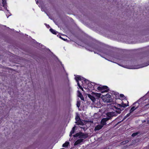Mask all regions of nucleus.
<instances>
[{
    "label": "nucleus",
    "mask_w": 149,
    "mask_h": 149,
    "mask_svg": "<svg viewBox=\"0 0 149 149\" xmlns=\"http://www.w3.org/2000/svg\"><path fill=\"white\" fill-rule=\"evenodd\" d=\"M85 48L90 51L94 52L95 53L99 54V53L100 52L108 55L106 52H103V49L93 42L88 43L86 46Z\"/></svg>",
    "instance_id": "nucleus-2"
},
{
    "label": "nucleus",
    "mask_w": 149,
    "mask_h": 149,
    "mask_svg": "<svg viewBox=\"0 0 149 149\" xmlns=\"http://www.w3.org/2000/svg\"><path fill=\"white\" fill-rule=\"evenodd\" d=\"M138 134V133L137 132L134 133L132 134V136L133 137H134L136 136Z\"/></svg>",
    "instance_id": "nucleus-26"
},
{
    "label": "nucleus",
    "mask_w": 149,
    "mask_h": 149,
    "mask_svg": "<svg viewBox=\"0 0 149 149\" xmlns=\"http://www.w3.org/2000/svg\"><path fill=\"white\" fill-rule=\"evenodd\" d=\"M114 94V95H115V98L116 100L119 99L120 98V96H119L120 95H119L118 93H115Z\"/></svg>",
    "instance_id": "nucleus-20"
},
{
    "label": "nucleus",
    "mask_w": 149,
    "mask_h": 149,
    "mask_svg": "<svg viewBox=\"0 0 149 149\" xmlns=\"http://www.w3.org/2000/svg\"><path fill=\"white\" fill-rule=\"evenodd\" d=\"M90 83L88 85V86L89 87L91 90H93L94 89V86L96 84L94 83Z\"/></svg>",
    "instance_id": "nucleus-10"
},
{
    "label": "nucleus",
    "mask_w": 149,
    "mask_h": 149,
    "mask_svg": "<svg viewBox=\"0 0 149 149\" xmlns=\"http://www.w3.org/2000/svg\"><path fill=\"white\" fill-rule=\"evenodd\" d=\"M83 141V139H80L77 140L74 143V145H77L81 143Z\"/></svg>",
    "instance_id": "nucleus-13"
},
{
    "label": "nucleus",
    "mask_w": 149,
    "mask_h": 149,
    "mask_svg": "<svg viewBox=\"0 0 149 149\" xmlns=\"http://www.w3.org/2000/svg\"><path fill=\"white\" fill-rule=\"evenodd\" d=\"M2 0V3L3 4V7L8 12L9 11L8 10H7V3H6V0Z\"/></svg>",
    "instance_id": "nucleus-9"
},
{
    "label": "nucleus",
    "mask_w": 149,
    "mask_h": 149,
    "mask_svg": "<svg viewBox=\"0 0 149 149\" xmlns=\"http://www.w3.org/2000/svg\"><path fill=\"white\" fill-rule=\"evenodd\" d=\"M80 101H77V106L78 108H79L81 105Z\"/></svg>",
    "instance_id": "nucleus-23"
},
{
    "label": "nucleus",
    "mask_w": 149,
    "mask_h": 149,
    "mask_svg": "<svg viewBox=\"0 0 149 149\" xmlns=\"http://www.w3.org/2000/svg\"><path fill=\"white\" fill-rule=\"evenodd\" d=\"M126 101H127V104H126V103H125V104H127V105H128L127 106H129V104H128L129 102H128L127 101V100H126ZM122 102L124 103L123 102H122L121 103H122ZM121 104V105H122V104Z\"/></svg>",
    "instance_id": "nucleus-30"
},
{
    "label": "nucleus",
    "mask_w": 149,
    "mask_h": 149,
    "mask_svg": "<svg viewBox=\"0 0 149 149\" xmlns=\"http://www.w3.org/2000/svg\"><path fill=\"white\" fill-rule=\"evenodd\" d=\"M75 79L77 82V85L79 88L82 91H83V89L82 86L80 85L79 82V81H81V77L80 76H77L75 77Z\"/></svg>",
    "instance_id": "nucleus-5"
},
{
    "label": "nucleus",
    "mask_w": 149,
    "mask_h": 149,
    "mask_svg": "<svg viewBox=\"0 0 149 149\" xmlns=\"http://www.w3.org/2000/svg\"><path fill=\"white\" fill-rule=\"evenodd\" d=\"M100 86H98L97 88V89L100 91H101L102 93L104 92H107L109 91V89L108 86H101L100 85Z\"/></svg>",
    "instance_id": "nucleus-3"
},
{
    "label": "nucleus",
    "mask_w": 149,
    "mask_h": 149,
    "mask_svg": "<svg viewBox=\"0 0 149 149\" xmlns=\"http://www.w3.org/2000/svg\"><path fill=\"white\" fill-rule=\"evenodd\" d=\"M88 96L93 102H94L95 101V99L94 96L90 94H88Z\"/></svg>",
    "instance_id": "nucleus-16"
},
{
    "label": "nucleus",
    "mask_w": 149,
    "mask_h": 149,
    "mask_svg": "<svg viewBox=\"0 0 149 149\" xmlns=\"http://www.w3.org/2000/svg\"><path fill=\"white\" fill-rule=\"evenodd\" d=\"M131 113H130H130H128L125 116V118H126L127 117H128V116H129L130 115V114H131Z\"/></svg>",
    "instance_id": "nucleus-28"
},
{
    "label": "nucleus",
    "mask_w": 149,
    "mask_h": 149,
    "mask_svg": "<svg viewBox=\"0 0 149 149\" xmlns=\"http://www.w3.org/2000/svg\"><path fill=\"white\" fill-rule=\"evenodd\" d=\"M49 31L52 33L56 35L57 34V32L55 30L51 28L49 29Z\"/></svg>",
    "instance_id": "nucleus-17"
},
{
    "label": "nucleus",
    "mask_w": 149,
    "mask_h": 149,
    "mask_svg": "<svg viewBox=\"0 0 149 149\" xmlns=\"http://www.w3.org/2000/svg\"><path fill=\"white\" fill-rule=\"evenodd\" d=\"M104 100L105 102L107 103L111 102L113 101V99L111 95L108 94L106 95Z\"/></svg>",
    "instance_id": "nucleus-4"
},
{
    "label": "nucleus",
    "mask_w": 149,
    "mask_h": 149,
    "mask_svg": "<svg viewBox=\"0 0 149 149\" xmlns=\"http://www.w3.org/2000/svg\"><path fill=\"white\" fill-rule=\"evenodd\" d=\"M75 126L73 127L72 129V130H71L70 132V136H71L72 135V134H73L74 133L75 131Z\"/></svg>",
    "instance_id": "nucleus-21"
},
{
    "label": "nucleus",
    "mask_w": 149,
    "mask_h": 149,
    "mask_svg": "<svg viewBox=\"0 0 149 149\" xmlns=\"http://www.w3.org/2000/svg\"><path fill=\"white\" fill-rule=\"evenodd\" d=\"M119 96H120V98H121L122 99L124 100L125 98V96L123 94H120Z\"/></svg>",
    "instance_id": "nucleus-22"
},
{
    "label": "nucleus",
    "mask_w": 149,
    "mask_h": 149,
    "mask_svg": "<svg viewBox=\"0 0 149 149\" xmlns=\"http://www.w3.org/2000/svg\"><path fill=\"white\" fill-rule=\"evenodd\" d=\"M147 98L146 97V96L145 95L139 99L138 100V102H139L141 104L143 103V102L147 100Z\"/></svg>",
    "instance_id": "nucleus-7"
},
{
    "label": "nucleus",
    "mask_w": 149,
    "mask_h": 149,
    "mask_svg": "<svg viewBox=\"0 0 149 149\" xmlns=\"http://www.w3.org/2000/svg\"><path fill=\"white\" fill-rule=\"evenodd\" d=\"M109 118H102L101 121V124L103 126L106 125V122L109 120Z\"/></svg>",
    "instance_id": "nucleus-6"
},
{
    "label": "nucleus",
    "mask_w": 149,
    "mask_h": 149,
    "mask_svg": "<svg viewBox=\"0 0 149 149\" xmlns=\"http://www.w3.org/2000/svg\"><path fill=\"white\" fill-rule=\"evenodd\" d=\"M59 38H60L61 39L63 40L64 41H65L67 39H65V38H63L62 37H61V36H59Z\"/></svg>",
    "instance_id": "nucleus-29"
},
{
    "label": "nucleus",
    "mask_w": 149,
    "mask_h": 149,
    "mask_svg": "<svg viewBox=\"0 0 149 149\" xmlns=\"http://www.w3.org/2000/svg\"><path fill=\"white\" fill-rule=\"evenodd\" d=\"M148 123H149V120L148 121Z\"/></svg>",
    "instance_id": "nucleus-32"
},
{
    "label": "nucleus",
    "mask_w": 149,
    "mask_h": 149,
    "mask_svg": "<svg viewBox=\"0 0 149 149\" xmlns=\"http://www.w3.org/2000/svg\"><path fill=\"white\" fill-rule=\"evenodd\" d=\"M88 135L87 134H85L81 132H80V138H83L86 139L88 137Z\"/></svg>",
    "instance_id": "nucleus-8"
},
{
    "label": "nucleus",
    "mask_w": 149,
    "mask_h": 149,
    "mask_svg": "<svg viewBox=\"0 0 149 149\" xmlns=\"http://www.w3.org/2000/svg\"><path fill=\"white\" fill-rule=\"evenodd\" d=\"M103 126L102 125H99L96 126L95 128V131L99 130L101 129L103 127Z\"/></svg>",
    "instance_id": "nucleus-11"
},
{
    "label": "nucleus",
    "mask_w": 149,
    "mask_h": 149,
    "mask_svg": "<svg viewBox=\"0 0 149 149\" xmlns=\"http://www.w3.org/2000/svg\"><path fill=\"white\" fill-rule=\"evenodd\" d=\"M136 107H132L130 110V113H132L136 109Z\"/></svg>",
    "instance_id": "nucleus-18"
},
{
    "label": "nucleus",
    "mask_w": 149,
    "mask_h": 149,
    "mask_svg": "<svg viewBox=\"0 0 149 149\" xmlns=\"http://www.w3.org/2000/svg\"><path fill=\"white\" fill-rule=\"evenodd\" d=\"M79 136H80V132H79V133H77L75 134L73 136H74V137H78L79 136Z\"/></svg>",
    "instance_id": "nucleus-24"
},
{
    "label": "nucleus",
    "mask_w": 149,
    "mask_h": 149,
    "mask_svg": "<svg viewBox=\"0 0 149 149\" xmlns=\"http://www.w3.org/2000/svg\"><path fill=\"white\" fill-rule=\"evenodd\" d=\"M78 96L79 97L81 100H84V97L82 93L79 91H78Z\"/></svg>",
    "instance_id": "nucleus-14"
},
{
    "label": "nucleus",
    "mask_w": 149,
    "mask_h": 149,
    "mask_svg": "<svg viewBox=\"0 0 149 149\" xmlns=\"http://www.w3.org/2000/svg\"><path fill=\"white\" fill-rule=\"evenodd\" d=\"M76 120L77 121H78L80 120V118L79 116H77L75 118Z\"/></svg>",
    "instance_id": "nucleus-25"
},
{
    "label": "nucleus",
    "mask_w": 149,
    "mask_h": 149,
    "mask_svg": "<svg viewBox=\"0 0 149 149\" xmlns=\"http://www.w3.org/2000/svg\"><path fill=\"white\" fill-rule=\"evenodd\" d=\"M81 81L83 80L84 81L87 85H88V84L90 83V81L87 79H85L84 78L81 77Z\"/></svg>",
    "instance_id": "nucleus-15"
},
{
    "label": "nucleus",
    "mask_w": 149,
    "mask_h": 149,
    "mask_svg": "<svg viewBox=\"0 0 149 149\" xmlns=\"http://www.w3.org/2000/svg\"><path fill=\"white\" fill-rule=\"evenodd\" d=\"M103 149H107V147H105Z\"/></svg>",
    "instance_id": "nucleus-31"
},
{
    "label": "nucleus",
    "mask_w": 149,
    "mask_h": 149,
    "mask_svg": "<svg viewBox=\"0 0 149 149\" xmlns=\"http://www.w3.org/2000/svg\"><path fill=\"white\" fill-rule=\"evenodd\" d=\"M69 144V142L68 141H66L64 144H63L62 146L63 147H65L68 146Z\"/></svg>",
    "instance_id": "nucleus-19"
},
{
    "label": "nucleus",
    "mask_w": 149,
    "mask_h": 149,
    "mask_svg": "<svg viewBox=\"0 0 149 149\" xmlns=\"http://www.w3.org/2000/svg\"><path fill=\"white\" fill-rule=\"evenodd\" d=\"M122 105L118 104H116L115 106H112L113 109H115L116 110L114 112L107 113V117L106 118H109V120H110L113 117L116 116L118 114L120 113L121 111H123L124 108L128 105L126 104H124L123 102H122Z\"/></svg>",
    "instance_id": "nucleus-1"
},
{
    "label": "nucleus",
    "mask_w": 149,
    "mask_h": 149,
    "mask_svg": "<svg viewBox=\"0 0 149 149\" xmlns=\"http://www.w3.org/2000/svg\"><path fill=\"white\" fill-rule=\"evenodd\" d=\"M96 96L98 97H100L101 96V94L100 93H97L96 94Z\"/></svg>",
    "instance_id": "nucleus-27"
},
{
    "label": "nucleus",
    "mask_w": 149,
    "mask_h": 149,
    "mask_svg": "<svg viewBox=\"0 0 149 149\" xmlns=\"http://www.w3.org/2000/svg\"><path fill=\"white\" fill-rule=\"evenodd\" d=\"M140 104H141V103H140L139 102H138L137 100V101L134 103L132 104V105L133 106V107H136L137 109L139 107V105Z\"/></svg>",
    "instance_id": "nucleus-12"
}]
</instances>
